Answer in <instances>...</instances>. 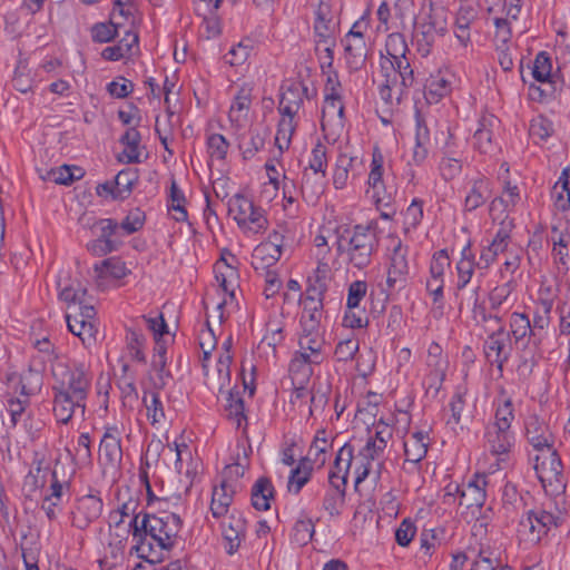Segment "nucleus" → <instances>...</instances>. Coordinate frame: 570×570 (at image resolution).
<instances>
[{
  "label": "nucleus",
  "instance_id": "1",
  "mask_svg": "<svg viewBox=\"0 0 570 570\" xmlns=\"http://www.w3.org/2000/svg\"><path fill=\"white\" fill-rule=\"evenodd\" d=\"M337 254L348 264L362 269L371 263L372 255L377 246L375 232L363 225H340L334 229Z\"/></svg>",
  "mask_w": 570,
  "mask_h": 570
},
{
  "label": "nucleus",
  "instance_id": "2",
  "mask_svg": "<svg viewBox=\"0 0 570 570\" xmlns=\"http://www.w3.org/2000/svg\"><path fill=\"white\" fill-rule=\"evenodd\" d=\"M391 438V426L386 424L377 425L375 436L370 438L365 446L357 453L354 478V485L356 489L371 474H374L375 481L380 479L382 469L380 458L382 456Z\"/></svg>",
  "mask_w": 570,
  "mask_h": 570
},
{
  "label": "nucleus",
  "instance_id": "3",
  "mask_svg": "<svg viewBox=\"0 0 570 570\" xmlns=\"http://www.w3.org/2000/svg\"><path fill=\"white\" fill-rule=\"evenodd\" d=\"M51 373L55 379L52 390L76 399H88L92 376L83 364L69 367L63 362H56L51 365Z\"/></svg>",
  "mask_w": 570,
  "mask_h": 570
},
{
  "label": "nucleus",
  "instance_id": "4",
  "mask_svg": "<svg viewBox=\"0 0 570 570\" xmlns=\"http://www.w3.org/2000/svg\"><path fill=\"white\" fill-rule=\"evenodd\" d=\"M228 213L245 234H258L267 228L268 220L263 208L244 195L237 194L228 203Z\"/></svg>",
  "mask_w": 570,
  "mask_h": 570
},
{
  "label": "nucleus",
  "instance_id": "5",
  "mask_svg": "<svg viewBox=\"0 0 570 570\" xmlns=\"http://www.w3.org/2000/svg\"><path fill=\"white\" fill-rule=\"evenodd\" d=\"M532 461L537 476L547 491L559 492L566 488L563 465L553 448L539 451Z\"/></svg>",
  "mask_w": 570,
  "mask_h": 570
},
{
  "label": "nucleus",
  "instance_id": "6",
  "mask_svg": "<svg viewBox=\"0 0 570 570\" xmlns=\"http://www.w3.org/2000/svg\"><path fill=\"white\" fill-rule=\"evenodd\" d=\"M560 514L543 508L529 510L519 522L518 533L520 538L532 544H537L552 529L560 525Z\"/></svg>",
  "mask_w": 570,
  "mask_h": 570
},
{
  "label": "nucleus",
  "instance_id": "7",
  "mask_svg": "<svg viewBox=\"0 0 570 570\" xmlns=\"http://www.w3.org/2000/svg\"><path fill=\"white\" fill-rule=\"evenodd\" d=\"M141 528L146 534L160 547L169 550L174 547L181 528V520L175 513H163L161 515L145 514Z\"/></svg>",
  "mask_w": 570,
  "mask_h": 570
},
{
  "label": "nucleus",
  "instance_id": "8",
  "mask_svg": "<svg viewBox=\"0 0 570 570\" xmlns=\"http://www.w3.org/2000/svg\"><path fill=\"white\" fill-rule=\"evenodd\" d=\"M68 330L78 336L82 344L91 346L96 342L98 332L96 324V311L90 304L85 301H79L78 304L68 305L66 314Z\"/></svg>",
  "mask_w": 570,
  "mask_h": 570
},
{
  "label": "nucleus",
  "instance_id": "9",
  "mask_svg": "<svg viewBox=\"0 0 570 570\" xmlns=\"http://www.w3.org/2000/svg\"><path fill=\"white\" fill-rule=\"evenodd\" d=\"M289 230L285 225L269 234L268 238L255 247L252 255V265L256 271L269 269L283 255L287 246Z\"/></svg>",
  "mask_w": 570,
  "mask_h": 570
},
{
  "label": "nucleus",
  "instance_id": "10",
  "mask_svg": "<svg viewBox=\"0 0 570 570\" xmlns=\"http://www.w3.org/2000/svg\"><path fill=\"white\" fill-rule=\"evenodd\" d=\"M364 28L366 26L362 21H356L341 40L344 60L350 71L361 70L366 62L370 45L364 36Z\"/></svg>",
  "mask_w": 570,
  "mask_h": 570
},
{
  "label": "nucleus",
  "instance_id": "11",
  "mask_svg": "<svg viewBox=\"0 0 570 570\" xmlns=\"http://www.w3.org/2000/svg\"><path fill=\"white\" fill-rule=\"evenodd\" d=\"M482 318L485 322L493 321L498 324V328L489 335L484 343V353L488 361L502 371L512 352L510 333L505 331L501 316L483 314Z\"/></svg>",
  "mask_w": 570,
  "mask_h": 570
},
{
  "label": "nucleus",
  "instance_id": "12",
  "mask_svg": "<svg viewBox=\"0 0 570 570\" xmlns=\"http://www.w3.org/2000/svg\"><path fill=\"white\" fill-rule=\"evenodd\" d=\"M327 168V149L322 142H317L309 159L308 167L303 171L302 190L309 195L318 196L323 191L324 178Z\"/></svg>",
  "mask_w": 570,
  "mask_h": 570
},
{
  "label": "nucleus",
  "instance_id": "13",
  "mask_svg": "<svg viewBox=\"0 0 570 570\" xmlns=\"http://www.w3.org/2000/svg\"><path fill=\"white\" fill-rule=\"evenodd\" d=\"M104 501L98 494L89 493L76 498L69 511L70 525L77 530H86L102 514Z\"/></svg>",
  "mask_w": 570,
  "mask_h": 570
},
{
  "label": "nucleus",
  "instance_id": "14",
  "mask_svg": "<svg viewBox=\"0 0 570 570\" xmlns=\"http://www.w3.org/2000/svg\"><path fill=\"white\" fill-rule=\"evenodd\" d=\"M355 460L354 450L352 445L344 444L337 452L333 468L328 474V482L331 488L328 490L340 491L345 494L347 479L350 474V470L352 468L355 469Z\"/></svg>",
  "mask_w": 570,
  "mask_h": 570
},
{
  "label": "nucleus",
  "instance_id": "15",
  "mask_svg": "<svg viewBox=\"0 0 570 570\" xmlns=\"http://www.w3.org/2000/svg\"><path fill=\"white\" fill-rule=\"evenodd\" d=\"M445 32V18L438 13L430 14L429 21L419 24L413 35L417 52L422 57H426L431 52L436 36H443Z\"/></svg>",
  "mask_w": 570,
  "mask_h": 570
},
{
  "label": "nucleus",
  "instance_id": "16",
  "mask_svg": "<svg viewBox=\"0 0 570 570\" xmlns=\"http://www.w3.org/2000/svg\"><path fill=\"white\" fill-rule=\"evenodd\" d=\"M52 412L58 423L68 424L73 417L85 420L87 400L53 391Z\"/></svg>",
  "mask_w": 570,
  "mask_h": 570
},
{
  "label": "nucleus",
  "instance_id": "17",
  "mask_svg": "<svg viewBox=\"0 0 570 570\" xmlns=\"http://www.w3.org/2000/svg\"><path fill=\"white\" fill-rule=\"evenodd\" d=\"M363 161L356 155L341 151L333 166V185L336 189L347 187L351 179L361 174Z\"/></svg>",
  "mask_w": 570,
  "mask_h": 570
},
{
  "label": "nucleus",
  "instance_id": "18",
  "mask_svg": "<svg viewBox=\"0 0 570 570\" xmlns=\"http://www.w3.org/2000/svg\"><path fill=\"white\" fill-rule=\"evenodd\" d=\"M510 229L511 223H505L503 219L500 229L497 232L491 243L482 246L479 259L476 261L478 269H488L495 262L499 254L505 252L510 243Z\"/></svg>",
  "mask_w": 570,
  "mask_h": 570
},
{
  "label": "nucleus",
  "instance_id": "19",
  "mask_svg": "<svg viewBox=\"0 0 570 570\" xmlns=\"http://www.w3.org/2000/svg\"><path fill=\"white\" fill-rule=\"evenodd\" d=\"M220 523L223 538L226 541V549L229 554L236 552L245 538L246 520L242 513L233 510L226 517H222Z\"/></svg>",
  "mask_w": 570,
  "mask_h": 570
},
{
  "label": "nucleus",
  "instance_id": "20",
  "mask_svg": "<svg viewBox=\"0 0 570 570\" xmlns=\"http://www.w3.org/2000/svg\"><path fill=\"white\" fill-rule=\"evenodd\" d=\"M410 271L409 247L400 240L393 247L390 256V266L387 271V286L394 288L396 285H403Z\"/></svg>",
  "mask_w": 570,
  "mask_h": 570
},
{
  "label": "nucleus",
  "instance_id": "21",
  "mask_svg": "<svg viewBox=\"0 0 570 570\" xmlns=\"http://www.w3.org/2000/svg\"><path fill=\"white\" fill-rule=\"evenodd\" d=\"M524 433L529 444L537 452L553 446V435L549 425L538 415H530L524 423Z\"/></svg>",
  "mask_w": 570,
  "mask_h": 570
},
{
  "label": "nucleus",
  "instance_id": "22",
  "mask_svg": "<svg viewBox=\"0 0 570 570\" xmlns=\"http://www.w3.org/2000/svg\"><path fill=\"white\" fill-rule=\"evenodd\" d=\"M487 475L475 474L468 483L462 484L459 505L466 509H481L487 499Z\"/></svg>",
  "mask_w": 570,
  "mask_h": 570
},
{
  "label": "nucleus",
  "instance_id": "23",
  "mask_svg": "<svg viewBox=\"0 0 570 570\" xmlns=\"http://www.w3.org/2000/svg\"><path fill=\"white\" fill-rule=\"evenodd\" d=\"M129 273L130 269L118 257H109L94 266V278L100 288H104L109 281L121 279Z\"/></svg>",
  "mask_w": 570,
  "mask_h": 570
},
{
  "label": "nucleus",
  "instance_id": "24",
  "mask_svg": "<svg viewBox=\"0 0 570 570\" xmlns=\"http://www.w3.org/2000/svg\"><path fill=\"white\" fill-rule=\"evenodd\" d=\"M214 272L219 287L228 296V298L225 297L223 302H220L216 307L219 312L218 318L222 322L224 320L223 308L229 302H233L235 297V282L237 278V272L230 265L220 262L215 264Z\"/></svg>",
  "mask_w": 570,
  "mask_h": 570
},
{
  "label": "nucleus",
  "instance_id": "25",
  "mask_svg": "<svg viewBox=\"0 0 570 570\" xmlns=\"http://www.w3.org/2000/svg\"><path fill=\"white\" fill-rule=\"evenodd\" d=\"M236 490V483L227 479H224L219 485L214 487L210 502V513L214 518L226 517Z\"/></svg>",
  "mask_w": 570,
  "mask_h": 570
},
{
  "label": "nucleus",
  "instance_id": "26",
  "mask_svg": "<svg viewBox=\"0 0 570 570\" xmlns=\"http://www.w3.org/2000/svg\"><path fill=\"white\" fill-rule=\"evenodd\" d=\"M479 18V10L474 4H461L456 11L454 22V35L459 42L466 47L471 42V27Z\"/></svg>",
  "mask_w": 570,
  "mask_h": 570
},
{
  "label": "nucleus",
  "instance_id": "27",
  "mask_svg": "<svg viewBox=\"0 0 570 570\" xmlns=\"http://www.w3.org/2000/svg\"><path fill=\"white\" fill-rule=\"evenodd\" d=\"M307 88L302 82H293L283 88L278 111L281 115L296 116L303 105Z\"/></svg>",
  "mask_w": 570,
  "mask_h": 570
},
{
  "label": "nucleus",
  "instance_id": "28",
  "mask_svg": "<svg viewBox=\"0 0 570 570\" xmlns=\"http://www.w3.org/2000/svg\"><path fill=\"white\" fill-rule=\"evenodd\" d=\"M499 120L493 115H483L479 120V127L473 135V145L483 154L494 151L493 130L498 128Z\"/></svg>",
  "mask_w": 570,
  "mask_h": 570
},
{
  "label": "nucleus",
  "instance_id": "29",
  "mask_svg": "<svg viewBox=\"0 0 570 570\" xmlns=\"http://www.w3.org/2000/svg\"><path fill=\"white\" fill-rule=\"evenodd\" d=\"M476 268L475 255L472 252L471 244L465 245L461 252V258L456 263V284L455 295L460 297L462 292L471 283L474 269Z\"/></svg>",
  "mask_w": 570,
  "mask_h": 570
},
{
  "label": "nucleus",
  "instance_id": "30",
  "mask_svg": "<svg viewBox=\"0 0 570 570\" xmlns=\"http://www.w3.org/2000/svg\"><path fill=\"white\" fill-rule=\"evenodd\" d=\"M384 157L379 147H374L372 153V160L370 165V173L367 177V185L373 191V197L376 202L383 200L385 195L384 184Z\"/></svg>",
  "mask_w": 570,
  "mask_h": 570
},
{
  "label": "nucleus",
  "instance_id": "31",
  "mask_svg": "<svg viewBox=\"0 0 570 570\" xmlns=\"http://www.w3.org/2000/svg\"><path fill=\"white\" fill-rule=\"evenodd\" d=\"M515 303L513 287L511 283H505L494 287L489 295L490 313L488 315H499L510 311Z\"/></svg>",
  "mask_w": 570,
  "mask_h": 570
},
{
  "label": "nucleus",
  "instance_id": "32",
  "mask_svg": "<svg viewBox=\"0 0 570 570\" xmlns=\"http://www.w3.org/2000/svg\"><path fill=\"white\" fill-rule=\"evenodd\" d=\"M430 444V438L426 432L417 431L406 436L404 441L405 462L416 464L421 462Z\"/></svg>",
  "mask_w": 570,
  "mask_h": 570
},
{
  "label": "nucleus",
  "instance_id": "33",
  "mask_svg": "<svg viewBox=\"0 0 570 570\" xmlns=\"http://www.w3.org/2000/svg\"><path fill=\"white\" fill-rule=\"evenodd\" d=\"M485 439L489 450L497 455L508 453L513 443V434L510 429L491 424L487 429Z\"/></svg>",
  "mask_w": 570,
  "mask_h": 570
},
{
  "label": "nucleus",
  "instance_id": "34",
  "mask_svg": "<svg viewBox=\"0 0 570 570\" xmlns=\"http://www.w3.org/2000/svg\"><path fill=\"white\" fill-rule=\"evenodd\" d=\"M99 452L109 463L114 464L121 460L120 431L117 426H108L106 429L100 442Z\"/></svg>",
  "mask_w": 570,
  "mask_h": 570
},
{
  "label": "nucleus",
  "instance_id": "35",
  "mask_svg": "<svg viewBox=\"0 0 570 570\" xmlns=\"http://www.w3.org/2000/svg\"><path fill=\"white\" fill-rule=\"evenodd\" d=\"M266 132L258 128H249L238 136V147L245 159L253 158L265 145Z\"/></svg>",
  "mask_w": 570,
  "mask_h": 570
},
{
  "label": "nucleus",
  "instance_id": "36",
  "mask_svg": "<svg viewBox=\"0 0 570 570\" xmlns=\"http://www.w3.org/2000/svg\"><path fill=\"white\" fill-rule=\"evenodd\" d=\"M140 134L131 127L126 130L120 141L125 146L124 150L119 154L118 160L124 164H136L140 161Z\"/></svg>",
  "mask_w": 570,
  "mask_h": 570
},
{
  "label": "nucleus",
  "instance_id": "37",
  "mask_svg": "<svg viewBox=\"0 0 570 570\" xmlns=\"http://www.w3.org/2000/svg\"><path fill=\"white\" fill-rule=\"evenodd\" d=\"M252 104L250 92L246 88H240L229 108V120L236 127L243 126Z\"/></svg>",
  "mask_w": 570,
  "mask_h": 570
},
{
  "label": "nucleus",
  "instance_id": "38",
  "mask_svg": "<svg viewBox=\"0 0 570 570\" xmlns=\"http://www.w3.org/2000/svg\"><path fill=\"white\" fill-rule=\"evenodd\" d=\"M490 197V183L483 177L479 176L472 180L471 188L465 197V208L474 210L485 203Z\"/></svg>",
  "mask_w": 570,
  "mask_h": 570
},
{
  "label": "nucleus",
  "instance_id": "39",
  "mask_svg": "<svg viewBox=\"0 0 570 570\" xmlns=\"http://www.w3.org/2000/svg\"><path fill=\"white\" fill-rule=\"evenodd\" d=\"M274 498V488L267 478H259L252 489V504L257 510H268Z\"/></svg>",
  "mask_w": 570,
  "mask_h": 570
},
{
  "label": "nucleus",
  "instance_id": "40",
  "mask_svg": "<svg viewBox=\"0 0 570 570\" xmlns=\"http://www.w3.org/2000/svg\"><path fill=\"white\" fill-rule=\"evenodd\" d=\"M296 126L295 116L281 115L275 136V145L281 155L289 148Z\"/></svg>",
  "mask_w": 570,
  "mask_h": 570
},
{
  "label": "nucleus",
  "instance_id": "41",
  "mask_svg": "<svg viewBox=\"0 0 570 570\" xmlns=\"http://www.w3.org/2000/svg\"><path fill=\"white\" fill-rule=\"evenodd\" d=\"M138 179L139 176L136 169L126 168L120 170L114 179L116 187L115 199H127L131 195Z\"/></svg>",
  "mask_w": 570,
  "mask_h": 570
},
{
  "label": "nucleus",
  "instance_id": "42",
  "mask_svg": "<svg viewBox=\"0 0 570 570\" xmlns=\"http://www.w3.org/2000/svg\"><path fill=\"white\" fill-rule=\"evenodd\" d=\"M330 446L331 442L326 438L325 430L317 431L304 460H308L314 466L322 468L326 462V452Z\"/></svg>",
  "mask_w": 570,
  "mask_h": 570
},
{
  "label": "nucleus",
  "instance_id": "43",
  "mask_svg": "<svg viewBox=\"0 0 570 570\" xmlns=\"http://www.w3.org/2000/svg\"><path fill=\"white\" fill-rule=\"evenodd\" d=\"M510 335L514 338L515 344L522 343L527 337H535V330L531 327L528 315L523 313H512L510 317Z\"/></svg>",
  "mask_w": 570,
  "mask_h": 570
},
{
  "label": "nucleus",
  "instance_id": "44",
  "mask_svg": "<svg viewBox=\"0 0 570 570\" xmlns=\"http://www.w3.org/2000/svg\"><path fill=\"white\" fill-rule=\"evenodd\" d=\"M313 470V463L302 459L297 466L291 471L287 483L288 491L295 494L299 493L302 488L309 481Z\"/></svg>",
  "mask_w": 570,
  "mask_h": 570
},
{
  "label": "nucleus",
  "instance_id": "45",
  "mask_svg": "<svg viewBox=\"0 0 570 570\" xmlns=\"http://www.w3.org/2000/svg\"><path fill=\"white\" fill-rule=\"evenodd\" d=\"M225 410L228 419L233 421L237 429L242 428L243 422L246 423L244 400L239 390H232L228 392Z\"/></svg>",
  "mask_w": 570,
  "mask_h": 570
},
{
  "label": "nucleus",
  "instance_id": "46",
  "mask_svg": "<svg viewBox=\"0 0 570 570\" xmlns=\"http://www.w3.org/2000/svg\"><path fill=\"white\" fill-rule=\"evenodd\" d=\"M451 91V82L442 75L432 76L425 86V98L430 104L439 102Z\"/></svg>",
  "mask_w": 570,
  "mask_h": 570
},
{
  "label": "nucleus",
  "instance_id": "47",
  "mask_svg": "<svg viewBox=\"0 0 570 570\" xmlns=\"http://www.w3.org/2000/svg\"><path fill=\"white\" fill-rule=\"evenodd\" d=\"M314 31L316 50H321V45H328L335 41V26L331 19L324 17L322 11L317 14Z\"/></svg>",
  "mask_w": 570,
  "mask_h": 570
},
{
  "label": "nucleus",
  "instance_id": "48",
  "mask_svg": "<svg viewBox=\"0 0 570 570\" xmlns=\"http://www.w3.org/2000/svg\"><path fill=\"white\" fill-rule=\"evenodd\" d=\"M323 334L301 335L299 336V352H305L311 356V360L315 364H320L323 361L322 351L324 347Z\"/></svg>",
  "mask_w": 570,
  "mask_h": 570
},
{
  "label": "nucleus",
  "instance_id": "49",
  "mask_svg": "<svg viewBox=\"0 0 570 570\" xmlns=\"http://www.w3.org/2000/svg\"><path fill=\"white\" fill-rule=\"evenodd\" d=\"M430 132L425 125L417 122L415 134V145L413 148L412 160L416 165H421L429 155Z\"/></svg>",
  "mask_w": 570,
  "mask_h": 570
},
{
  "label": "nucleus",
  "instance_id": "50",
  "mask_svg": "<svg viewBox=\"0 0 570 570\" xmlns=\"http://www.w3.org/2000/svg\"><path fill=\"white\" fill-rule=\"evenodd\" d=\"M315 295L307 291L306 296L303 299V312L301 315L302 320L314 321L321 323L323 317V301L320 293L313 291Z\"/></svg>",
  "mask_w": 570,
  "mask_h": 570
},
{
  "label": "nucleus",
  "instance_id": "51",
  "mask_svg": "<svg viewBox=\"0 0 570 570\" xmlns=\"http://www.w3.org/2000/svg\"><path fill=\"white\" fill-rule=\"evenodd\" d=\"M10 381H18L19 384H21L20 387V394L23 396V399H9L8 400V411L11 415L12 424L16 425L18 422V417L24 412L26 405L28 403V396L33 393V390L31 387H27V384L22 379H19L17 376H12L9 379Z\"/></svg>",
  "mask_w": 570,
  "mask_h": 570
},
{
  "label": "nucleus",
  "instance_id": "52",
  "mask_svg": "<svg viewBox=\"0 0 570 570\" xmlns=\"http://www.w3.org/2000/svg\"><path fill=\"white\" fill-rule=\"evenodd\" d=\"M158 390L145 392L144 404L147 411V417L153 425L160 423L165 420L164 404L159 399Z\"/></svg>",
  "mask_w": 570,
  "mask_h": 570
},
{
  "label": "nucleus",
  "instance_id": "53",
  "mask_svg": "<svg viewBox=\"0 0 570 570\" xmlns=\"http://www.w3.org/2000/svg\"><path fill=\"white\" fill-rule=\"evenodd\" d=\"M109 542L108 548L110 549L111 557L117 560L122 556L126 542L129 534L134 533V528L120 527V529L109 528Z\"/></svg>",
  "mask_w": 570,
  "mask_h": 570
},
{
  "label": "nucleus",
  "instance_id": "54",
  "mask_svg": "<svg viewBox=\"0 0 570 570\" xmlns=\"http://www.w3.org/2000/svg\"><path fill=\"white\" fill-rule=\"evenodd\" d=\"M554 132L552 120L543 115L534 117L530 122L529 134L532 139L538 141H546Z\"/></svg>",
  "mask_w": 570,
  "mask_h": 570
},
{
  "label": "nucleus",
  "instance_id": "55",
  "mask_svg": "<svg viewBox=\"0 0 570 570\" xmlns=\"http://www.w3.org/2000/svg\"><path fill=\"white\" fill-rule=\"evenodd\" d=\"M385 49L390 56L387 63L406 58L409 48L404 35L400 32H393L389 35L385 42Z\"/></svg>",
  "mask_w": 570,
  "mask_h": 570
},
{
  "label": "nucleus",
  "instance_id": "56",
  "mask_svg": "<svg viewBox=\"0 0 570 570\" xmlns=\"http://www.w3.org/2000/svg\"><path fill=\"white\" fill-rule=\"evenodd\" d=\"M167 358L163 356L153 357L150 381L155 390H163L171 379L170 372L166 368Z\"/></svg>",
  "mask_w": 570,
  "mask_h": 570
},
{
  "label": "nucleus",
  "instance_id": "57",
  "mask_svg": "<svg viewBox=\"0 0 570 570\" xmlns=\"http://www.w3.org/2000/svg\"><path fill=\"white\" fill-rule=\"evenodd\" d=\"M314 532L315 525L312 519L304 517L295 522L292 538L297 544L305 546L312 540Z\"/></svg>",
  "mask_w": 570,
  "mask_h": 570
},
{
  "label": "nucleus",
  "instance_id": "58",
  "mask_svg": "<svg viewBox=\"0 0 570 570\" xmlns=\"http://www.w3.org/2000/svg\"><path fill=\"white\" fill-rule=\"evenodd\" d=\"M185 202L186 200L183 191L178 188L176 181H173L170 186V203L168 208L173 212V217L177 222H184L187 219Z\"/></svg>",
  "mask_w": 570,
  "mask_h": 570
},
{
  "label": "nucleus",
  "instance_id": "59",
  "mask_svg": "<svg viewBox=\"0 0 570 570\" xmlns=\"http://www.w3.org/2000/svg\"><path fill=\"white\" fill-rule=\"evenodd\" d=\"M368 318L366 312L361 306H346L342 325L347 328H362L367 326Z\"/></svg>",
  "mask_w": 570,
  "mask_h": 570
},
{
  "label": "nucleus",
  "instance_id": "60",
  "mask_svg": "<svg viewBox=\"0 0 570 570\" xmlns=\"http://www.w3.org/2000/svg\"><path fill=\"white\" fill-rule=\"evenodd\" d=\"M450 265L451 259L445 249H440L435 252L430 263L429 277L444 279L445 272L450 267Z\"/></svg>",
  "mask_w": 570,
  "mask_h": 570
},
{
  "label": "nucleus",
  "instance_id": "61",
  "mask_svg": "<svg viewBox=\"0 0 570 570\" xmlns=\"http://www.w3.org/2000/svg\"><path fill=\"white\" fill-rule=\"evenodd\" d=\"M490 11L503 13L507 19L515 20L521 11L523 0H488Z\"/></svg>",
  "mask_w": 570,
  "mask_h": 570
},
{
  "label": "nucleus",
  "instance_id": "62",
  "mask_svg": "<svg viewBox=\"0 0 570 570\" xmlns=\"http://www.w3.org/2000/svg\"><path fill=\"white\" fill-rule=\"evenodd\" d=\"M91 440L89 433H81L77 440L73 460L79 465H88L91 463Z\"/></svg>",
  "mask_w": 570,
  "mask_h": 570
},
{
  "label": "nucleus",
  "instance_id": "63",
  "mask_svg": "<svg viewBox=\"0 0 570 570\" xmlns=\"http://www.w3.org/2000/svg\"><path fill=\"white\" fill-rule=\"evenodd\" d=\"M551 309L552 301L550 299H541L539 303H537L533 323L531 324V327L535 330V335L539 331H542L549 326Z\"/></svg>",
  "mask_w": 570,
  "mask_h": 570
},
{
  "label": "nucleus",
  "instance_id": "64",
  "mask_svg": "<svg viewBox=\"0 0 570 570\" xmlns=\"http://www.w3.org/2000/svg\"><path fill=\"white\" fill-rule=\"evenodd\" d=\"M360 348V342L355 336L347 337L337 343L334 355L340 362L353 360Z\"/></svg>",
  "mask_w": 570,
  "mask_h": 570
}]
</instances>
